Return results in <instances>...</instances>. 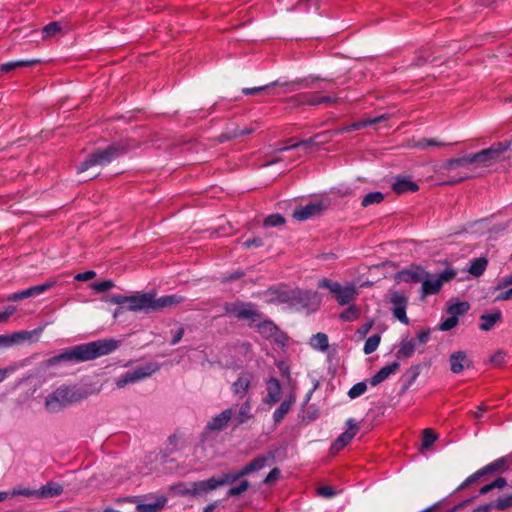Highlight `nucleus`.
Returning <instances> with one entry per match:
<instances>
[{"mask_svg":"<svg viewBox=\"0 0 512 512\" xmlns=\"http://www.w3.org/2000/svg\"><path fill=\"white\" fill-rule=\"evenodd\" d=\"M107 301L119 305L113 313V317L117 318L124 309L132 312H144L145 314L163 312L181 304L184 297L176 294L157 297L155 291H149L131 296L113 295Z\"/></svg>","mask_w":512,"mask_h":512,"instance_id":"obj_1","label":"nucleus"},{"mask_svg":"<svg viewBox=\"0 0 512 512\" xmlns=\"http://www.w3.org/2000/svg\"><path fill=\"white\" fill-rule=\"evenodd\" d=\"M119 342L114 339H102L85 344L76 345L65 349L62 353L53 356L43 362L46 368L61 363H78L96 359L115 351Z\"/></svg>","mask_w":512,"mask_h":512,"instance_id":"obj_2","label":"nucleus"},{"mask_svg":"<svg viewBox=\"0 0 512 512\" xmlns=\"http://www.w3.org/2000/svg\"><path fill=\"white\" fill-rule=\"evenodd\" d=\"M131 147V141L125 140L113 143L104 149H97L77 167V172L83 173L94 166H105L114 159L126 154Z\"/></svg>","mask_w":512,"mask_h":512,"instance_id":"obj_3","label":"nucleus"},{"mask_svg":"<svg viewBox=\"0 0 512 512\" xmlns=\"http://www.w3.org/2000/svg\"><path fill=\"white\" fill-rule=\"evenodd\" d=\"M91 394L92 391L87 388L63 385L46 397L45 407L49 411L56 412L63 407L86 399Z\"/></svg>","mask_w":512,"mask_h":512,"instance_id":"obj_4","label":"nucleus"},{"mask_svg":"<svg viewBox=\"0 0 512 512\" xmlns=\"http://www.w3.org/2000/svg\"><path fill=\"white\" fill-rule=\"evenodd\" d=\"M509 147L510 142L504 141L494 143L489 148L470 154L471 164H474L476 167H489L497 162Z\"/></svg>","mask_w":512,"mask_h":512,"instance_id":"obj_5","label":"nucleus"},{"mask_svg":"<svg viewBox=\"0 0 512 512\" xmlns=\"http://www.w3.org/2000/svg\"><path fill=\"white\" fill-rule=\"evenodd\" d=\"M456 275L457 272L453 268H447L437 276H433L426 271V276L421 282V299L424 300L428 295L437 294L443 284L454 279Z\"/></svg>","mask_w":512,"mask_h":512,"instance_id":"obj_6","label":"nucleus"},{"mask_svg":"<svg viewBox=\"0 0 512 512\" xmlns=\"http://www.w3.org/2000/svg\"><path fill=\"white\" fill-rule=\"evenodd\" d=\"M318 79L319 78H315V79H312L311 81H308L306 79H299V80H295L292 82H284V83H280L279 80H276L267 85L253 87V88H244L242 90V92L245 95H259L260 93H266L268 95H275L276 93L272 91V88L275 86L287 87L288 90H286L285 93L293 92V91H296L298 89L297 86L301 85V84H303V86L306 88L313 87V83L315 82V80H318Z\"/></svg>","mask_w":512,"mask_h":512,"instance_id":"obj_7","label":"nucleus"},{"mask_svg":"<svg viewBox=\"0 0 512 512\" xmlns=\"http://www.w3.org/2000/svg\"><path fill=\"white\" fill-rule=\"evenodd\" d=\"M224 310L227 314H231L238 319L249 320L251 323L260 321L262 318L261 313L254 308L252 303L242 301L227 302L224 304Z\"/></svg>","mask_w":512,"mask_h":512,"instance_id":"obj_8","label":"nucleus"},{"mask_svg":"<svg viewBox=\"0 0 512 512\" xmlns=\"http://www.w3.org/2000/svg\"><path fill=\"white\" fill-rule=\"evenodd\" d=\"M291 307L296 309H305L310 307H318L320 298L316 291L301 290L299 288L291 289Z\"/></svg>","mask_w":512,"mask_h":512,"instance_id":"obj_9","label":"nucleus"},{"mask_svg":"<svg viewBox=\"0 0 512 512\" xmlns=\"http://www.w3.org/2000/svg\"><path fill=\"white\" fill-rule=\"evenodd\" d=\"M158 370L156 363H147L143 366L136 367L134 370L126 372L117 381V387L123 388L129 383H134L142 380Z\"/></svg>","mask_w":512,"mask_h":512,"instance_id":"obj_10","label":"nucleus"},{"mask_svg":"<svg viewBox=\"0 0 512 512\" xmlns=\"http://www.w3.org/2000/svg\"><path fill=\"white\" fill-rule=\"evenodd\" d=\"M234 411L229 408L216 415L208 422L205 431L201 434V440L205 441L207 434L212 431L220 432L225 429L232 420Z\"/></svg>","mask_w":512,"mask_h":512,"instance_id":"obj_11","label":"nucleus"},{"mask_svg":"<svg viewBox=\"0 0 512 512\" xmlns=\"http://www.w3.org/2000/svg\"><path fill=\"white\" fill-rule=\"evenodd\" d=\"M390 303L393 304L392 313L393 316L398 319L401 323L408 325L409 318L406 314V308L408 299L406 296L398 291L392 292L389 299Z\"/></svg>","mask_w":512,"mask_h":512,"instance_id":"obj_12","label":"nucleus"},{"mask_svg":"<svg viewBox=\"0 0 512 512\" xmlns=\"http://www.w3.org/2000/svg\"><path fill=\"white\" fill-rule=\"evenodd\" d=\"M426 276V270L418 265H412L395 274V281L398 283H421Z\"/></svg>","mask_w":512,"mask_h":512,"instance_id":"obj_13","label":"nucleus"},{"mask_svg":"<svg viewBox=\"0 0 512 512\" xmlns=\"http://www.w3.org/2000/svg\"><path fill=\"white\" fill-rule=\"evenodd\" d=\"M348 428L345 432H343L332 444L330 451L332 454H337L340 450H342L346 445H348L351 440L354 438L359 428L355 423L354 419H348L346 422Z\"/></svg>","mask_w":512,"mask_h":512,"instance_id":"obj_14","label":"nucleus"},{"mask_svg":"<svg viewBox=\"0 0 512 512\" xmlns=\"http://www.w3.org/2000/svg\"><path fill=\"white\" fill-rule=\"evenodd\" d=\"M275 460V452L274 451H268L265 454L259 455L255 457L253 460H251L248 464H246L242 469L243 476H247L253 472L259 471L266 467L267 465H270Z\"/></svg>","mask_w":512,"mask_h":512,"instance_id":"obj_15","label":"nucleus"},{"mask_svg":"<svg viewBox=\"0 0 512 512\" xmlns=\"http://www.w3.org/2000/svg\"><path fill=\"white\" fill-rule=\"evenodd\" d=\"M450 370L454 374L461 373L465 368H471L473 362L468 358L465 351L459 350L449 356Z\"/></svg>","mask_w":512,"mask_h":512,"instance_id":"obj_16","label":"nucleus"},{"mask_svg":"<svg viewBox=\"0 0 512 512\" xmlns=\"http://www.w3.org/2000/svg\"><path fill=\"white\" fill-rule=\"evenodd\" d=\"M324 210V206L321 202L309 203L306 206L299 207L293 212V218L298 221H304L309 218L319 216Z\"/></svg>","mask_w":512,"mask_h":512,"instance_id":"obj_17","label":"nucleus"},{"mask_svg":"<svg viewBox=\"0 0 512 512\" xmlns=\"http://www.w3.org/2000/svg\"><path fill=\"white\" fill-rule=\"evenodd\" d=\"M336 136L334 130H328L314 135L313 137L297 142V145L304 147L320 146L329 143Z\"/></svg>","mask_w":512,"mask_h":512,"instance_id":"obj_18","label":"nucleus"},{"mask_svg":"<svg viewBox=\"0 0 512 512\" xmlns=\"http://www.w3.org/2000/svg\"><path fill=\"white\" fill-rule=\"evenodd\" d=\"M392 189L397 194H403L406 192H416L419 190V186L417 183L411 181L410 177L397 176L392 184Z\"/></svg>","mask_w":512,"mask_h":512,"instance_id":"obj_19","label":"nucleus"},{"mask_svg":"<svg viewBox=\"0 0 512 512\" xmlns=\"http://www.w3.org/2000/svg\"><path fill=\"white\" fill-rule=\"evenodd\" d=\"M217 485L215 483L214 477H211L207 480L197 481L191 483V491L192 496L194 497H202L207 493L216 490Z\"/></svg>","mask_w":512,"mask_h":512,"instance_id":"obj_20","label":"nucleus"},{"mask_svg":"<svg viewBox=\"0 0 512 512\" xmlns=\"http://www.w3.org/2000/svg\"><path fill=\"white\" fill-rule=\"evenodd\" d=\"M479 329L482 331H490L495 324L502 321V312L495 310L493 313H484L479 317Z\"/></svg>","mask_w":512,"mask_h":512,"instance_id":"obj_21","label":"nucleus"},{"mask_svg":"<svg viewBox=\"0 0 512 512\" xmlns=\"http://www.w3.org/2000/svg\"><path fill=\"white\" fill-rule=\"evenodd\" d=\"M333 295L337 302L343 306L354 300L357 295V290L354 285L342 287L341 284H339L338 292H334Z\"/></svg>","mask_w":512,"mask_h":512,"instance_id":"obj_22","label":"nucleus"},{"mask_svg":"<svg viewBox=\"0 0 512 512\" xmlns=\"http://www.w3.org/2000/svg\"><path fill=\"white\" fill-rule=\"evenodd\" d=\"M400 367L398 362H392L389 365L381 368L373 377L370 379V384L372 386H377L384 380H386L391 374L395 373Z\"/></svg>","mask_w":512,"mask_h":512,"instance_id":"obj_23","label":"nucleus"},{"mask_svg":"<svg viewBox=\"0 0 512 512\" xmlns=\"http://www.w3.org/2000/svg\"><path fill=\"white\" fill-rule=\"evenodd\" d=\"M251 375L249 373H242L238 379L232 384V391L239 397H244L250 387Z\"/></svg>","mask_w":512,"mask_h":512,"instance_id":"obj_24","label":"nucleus"},{"mask_svg":"<svg viewBox=\"0 0 512 512\" xmlns=\"http://www.w3.org/2000/svg\"><path fill=\"white\" fill-rule=\"evenodd\" d=\"M267 391L266 402L268 404L277 403L281 398V386L279 380L273 377L270 378L267 382Z\"/></svg>","mask_w":512,"mask_h":512,"instance_id":"obj_25","label":"nucleus"},{"mask_svg":"<svg viewBox=\"0 0 512 512\" xmlns=\"http://www.w3.org/2000/svg\"><path fill=\"white\" fill-rule=\"evenodd\" d=\"M481 469L484 476L503 473L508 469V459L507 457H501Z\"/></svg>","mask_w":512,"mask_h":512,"instance_id":"obj_26","label":"nucleus"},{"mask_svg":"<svg viewBox=\"0 0 512 512\" xmlns=\"http://www.w3.org/2000/svg\"><path fill=\"white\" fill-rule=\"evenodd\" d=\"M213 477H214L215 483L217 485V488H219V487H222L225 485L232 484L244 476L240 469V470L229 471L227 473H222L219 476H213Z\"/></svg>","mask_w":512,"mask_h":512,"instance_id":"obj_27","label":"nucleus"},{"mask_svg":"<svg viewBox=\"0 0 512 512\" xmlns=\"http://www.w3.org/2000/svg\"><path fill=\"white\" fill-rule=\"evenodd\" d=\"M234 421L235 427H238L250 419L253 418V414L251 413V404L249 400H246L239 408V410L234 413Z\"/></svg>","mask_w":512,"mask_h":512,"instance_id":"obj_28","label":"nucleus"},{"mask_svg":"<svg viewBox=\"0 0 512 512\" xmlns=\"http://www.w3.org/2000/svg\"><path fill=\"white\" fill-rule=\"evenodd\" d=\"M295 402V396L290 395L288 398L284 399L280 406L275 410L273 414L274 423L279 424L286 414L290 411L292 404Z\"/></svg>","mask_w":512,"mask_h":512,"instance_id":"obj_29","label":"nucleus"},{"mask_svg":"<svg viewBox=\"0 0 512 512\" xmlns=\"http://www.w3.org/2000/svg\"><path fill=\"white\" fill-rule=\"evenodd\" d=\"M63 492V487L55 482H49L48 484L42 486L39 490L36 491V494L39 498H52L60 495Z\"/></svg>","mask_w":512,"mask_h":512,"instance_id":"obj_30","label":"nucleus"},{"mask_svg":"<svg viewBox=\"0 0 512 512\" xmlns=\"http://www.w3.org/2000/svg\"><path fill=\"white\" fill-rule=\"evenodd\" d=\"M289 101H295V105L308 104L315 106L322 104L321 96L318 93L297 95L296 97L290 98Z\"/></svg>","mask_w":512,"mask_h":512,"instance_id":"obj_31","label":"nucleus"},{"mask_svg":"<svg viewBox=\"0 0 512 512\" xmlns=\"http://www.w3.org/2000/svg\"><path fill=\"white\" fill-rule=\"evenodd\" d=\"M39 62L40 61L38 59L10 61V62L1 64L0 71L4 72V73H8L14 69L32 66V65L38 64Z\"/></svg>","mask_w":512,"mask_h":512,"instance_id":"obj_32","label":"nucleus"},{"mask_svg":"<svg viewBox=\"0 0 512 512\" xmlns=\"http://www.w3.org/2000/svg\"><path fill=\"white\" fill-rule=\"evenodd\" d=\"M268 293L271 296L270 302L290 304L291 289H270Z\"/></svg>","mask_w":512,"mask_h":512,"instance_id":"obj_33","label":"nucleus"},{"mask_svg":"<svg viewBox=\"0 0 512 512\" xmlns=\"http://www.w3.org/2000/svg\"><path fill=\"white\" fill-rule=\"evenodd\" d=\"M468 165H472L470 154L459 158L448 159L443 163L442 168L446 170H453L460 167H466Z\"/></svg>","mask_w":512,"mask_h":512,"instance_id":"obj_34","label":"nucleus"},{"mask_svg":"<svg viewBox=\"0 0 512 512\" xmlns=\"http://www.w3.org/2000/svg\"><path fill=\"white\" fill-rule=\"evenodd\" d=\"M310 345L315 350L326 351L329 348L328 337L325 333H317L310 339Z\"/></svg>","mask_w":512,"mask_h":512,"instance_id":"obj_35","label":"nucleus"},{"mask_svg":"<svg viewBox=\"0 0 512 512\" xmlns=\"http://www.w3.org/2000/svg\"><path fill=\"white\" fill-rule=\"evenodd\" d=\"M258 332L265 338H271L276 332L278 327L270 320H264L257 325Z\"/></svg>","mask_w":512,"mask_h":512,"instance_id":"obj_36","label":"nucleus"},{"mask_svg":"<svg viewBox=\"0 0 512 512\" xmlns=\"http://www.w3.org/2000/svg\"><path fill=\"white\" fill-rule=\"evenodd\" d=\"M488 265V260L485 257H479L471 262L469 273L475 277L481 276Z\"/></svg>","mask_w":512,"mask_h":512,"instance_id":"obj_37","label":"nucleus"},{"mask_svg":"<svg viewBox=\"0 0 512 512\" xmlns=\"http://www.w3.org/2000/svg\"><path fill=\"white\" fill-rule=\"evenodd\" d=\"M165 503L166 498L161 497L152 503L137 504L136 510L138 512H157L158 510L164 507Z\"/></svg>","mask_w":512,"mask_h":512,"instance_id":"obj_38","label":"nucleus"},{"mask_svg":"<svg viewBox=\"0 0 512 512\" xmlns=\"http://www.w3.org/2000/svg\"><path fill=\"white\" fill-rule=\"evenodd\" d=\"M415 351V342L413 340H403L400 348L396 353L397 358H409Z\"/></svg>","mask_w":512,"mask_h":512,"instance_id":"obj_39","label":"nucleus"},{"mask_svg":"<svg viewBox=\"0 0 512 512\" xmlns=\"http://www.w3.org/2000/svg\"><path fill=\"white\" fill-rule=\"evenodd\" d=\"M385 198V195L380 191L370 192L366 194L361 202L362 207H368L373 204L381 203Z\"/></svg>","mask_w":512,"mask_h":512,"instance_id":"obj_40","label":"nucleus"},{"mask_svg":"<svg viewBox=\"0 0 512 512\" xmlns=\"http://www.w3.org/2000/svg\"><path fill=\"white\" fill-rule=\"evenodd\" d=\"M470 308V305L468 302H457L455 304H452L448 306L447 313L452 317H457L460 315L465 314Z\"/></svg>","mask_w":512,"mask_h":512,"instance_id":"obj_41","label":"nucleus"},{"mask_svg":"<svg viewBox=\"0 0 512 512\" xmlns=\"http://www.w3.org/2000/svg\"><path fill=\"white\" fill-rule=\"evenodd\" d=\"M380 341H381L380 334H374V335L370 336L364 344V349H363L364 353L366 355H369V354L373 353L374 351H376V349L379 346Z\"/></svg>","mask_w":512,"mask_h":512,"instance_id":"obj_42","label":"nucleus"},{"mask_svg":"<svg viewBox=\"0 0 512 512\" xmlns=\"http://www.w3.org/2000/svg\"><path fill=\"white\" fill-rule=\"evenodd\" d=\"M34 333L36 331H19L8 335L11 340V346L29 340Z\"/></svg>","mask_w":512,"mask_h":512,"instance_id":"obj_43","label":"nucleus"},{"mask_svg":"<svg viewBox=\"0 0 512 512\" xmlns=\"http://www.w3.org/2000/svg\"><path fill=\"white\" fill-rule=\"evenodd\" d=\"M359 316L360 310L355 305H351L341 313L340 318L350 322L356 320Z\"/></svg>","mask_w":512,"mask_h":512,"instance_id":"obj_44","label":"nucleus"},{"mask_svg":"<svg viewBox=\"0 0 512 512\" xmlns=\"http://www.w3.org/2000/svg\"><path fill=\"white\" fill-rule=\"evenodd\" d=\"M437 435L429 428L423 430L422 448L428 449L437 440Z\"/></svg>","mask_w":512,"mask_h":512,"instance_id":"obj_45","label":"nucleus"},{"mask_svg":"<svg viewBox=\"0 0 512 512\" xmlns=\"http://www.w3.org/2000/svg\"><path fill=\"white\" fill-rule=\"evenodd\" d=\"M367 126H369V125H368V121L366 119V120L354 122V123H352L350 125H347L345 127L336 129V130H334V132H335V135H339V134H341L343 132H352L354 130H358V129H361V128H364V127H367Z\"/></svg>","mask_w":512,"mask_h":512,"instance_id":"obj_46","label":"nucleus"},{"mask_svg":"<svg viewBox=\"0 0 512 512\" xmlns=\"http://www.w3.org/2000/svg\"><path fill=\"white\" fill-rule=\"evenodd\" d=\"M249 487H250V482L248 480H243L237 486L230 488L227 491V496L228 497L239 496L242 493H244Z\"/></svg>","mask_w":512,"mask_h":512,"instance_id":"obj_47","label":"nucleus"},{"mask_svg":"<svg viewBox=\"0 0 512 512\" xmlns=\"http://www.w3.org/2000/svg\"><path fill=\"white\" fill-rule=\"evenodd\" d=\"M493 505L495 509L498 511H503L512 507V495L499 497L495 501H493Z\"/></svg>","mask_w":512,"mask_h":512,"instance_id":"obj_48","label":"nucleus"},{"mask_svg":"<svg viewBox=\"0 0 512 512\" xmlns=\"http://www.w3.org/2000/svg\"><path fill=\"white\" fill-rule=\"evenodd\" d=\"M285 224V218L281 214H272L265 218L263 225L265 227H275Z\"/></svg>","mask_w":512,"mask_h":512,"instance_id":"obj_49","label":"nucleus"},{"mask_svg":"<svg viewBox=\"0 0 512 512\" xmlns=\"http://www.w3.org/2000/svg\"><path fill=\"white\" fill-rule=\"evenodd\" d=\"M179 440L180 436L176 433L168 437V446L164 450V456H169L178 449Z\"/></svg>","mask_w":512,"mask_h":512,"instance_id":"obj_50","label":"nucleus"},{"mask_svg":"<svg viewBox=\"0 0 512 512\" xmlns=\"http://www.w3.org/2000/svg\"><path fill=\"white\" fill-rule=\"evenodd\" d=\"M29 297H34L32 287H30V288H28L26 290L17 292V293L10 294L6 298V300L7 301H11V302H16V301H21V300L29 298Z\"/></svg>","mask_w":512,"mask_h":512,"instance_id":"obj_51","label":"nucleus"},{"mask_svg":"<svg viewBox=\"0 0 512 512\" xmlns=\"http://www.w3.org/2000/svg\"><path fill=\"white\" fill-rule=\"evenodd\" d=\"M367 390V385L365 382H358L355 385H353L350 390L348 391V396L351 399H355L362 394H364Z\"/></svg>","mask_w":512,"mask_h":512,"instance_id":"obj_52","label":"nucleus"},{"mask_svg":"<svg viewBox=\"0 0 512 512\" xmlns=\"http://www.w3.org/2000/svg\"><path fill=\"white\" fill-rule=\"evenodd\" d=\"M420 374V366L415 365L411 366L407 372L406 376L408 377L407 383L404 385L403 389L406 390L408 387L417 379Z\"/></svg>","mask_w":512,"mask_h":512,"instance_id":"obj_53","label":"nucleus"},{"mask_svg":"<svg viewBox=\"0 0 512 512\" xmlns=\"http://www.w3.org/2000/svg\"><path fill=\"white\" fill-rule=\"evenodd\" d=\"M444 145L445 144L443 142H440L436 139H427V138L420 139L415 144V146L420 149H426L427 147H441Z\"/></svg>","mask_w":512,"mask_h":512,"instance_id":"obj_54","label":"nucleus"},{"mask_svg":"<svg viewBox=\"0 0 512 512\" xmlns=\"http://www.w3.org/2000/svg\"><path fill=\"white\" fill-rule=\"evenodd\" d=\"M61 30V25L59 22H51L49 24H47L42 32H43V37H51V36H54L56 33H58L59 31Z\"/></svg>","mask_w":512,"mask_h":512,"instance_id":"obj_55","label":"nucleus"},{"mask_svg":"<svg viewBox=\"0 0 512 512\" xmlns=\"http://www.w3.org/2000/svg\"><path fill=\"white\" fill-rule=\"evenodd\" d=\"M339 284H340V283H338V282H333V281H331L330 279L322 278V279L318 282V287H319V288L329 289V290H330V292L333 294L334 292H338Z\"/></svg>","mask_w":512,"mask_h":512,"instance_id":"obj_56","label":"nucleus"},{"mask_svg":"<svg viewBox=\"0 0 512 512\" xmlns=\"http://www.w3.org/2000/svg\"><path fill=\"white\" fill-rule=\"evenodd\" d=\"M56 284L55 280H49L41 285L32 286L34 297L40 295L41 293L51 289Z\"/></svg>","mask_w":512,"mask_h":512,"instance_id":"obj_57","label":"nucleus"},{"mask_svg":"<svg viewBox=\"0 0 512 512\" xmlns=\"http://www.w3.org/2000/svg\"><path fill=\"white\" fill-rule=\"evenodd\" d=\"M484 477V473L482 472V469L478 470L477 472H475L474 474H472L471 476H469L459 487L457 490H462L466 487H468L469 485L475 483L476 481H478L480 478Z\"/></svg>","mask_w":512,"mask_h":512,"instance_id":"obj_58","label":"nucleus"},{"mask_svg":"<svg viewBox=\"0 0 512 512\" xmlns=\"http://www.w3.org/2000/svg\"><path fill=\"white\" fill-rule=\"evenodd\" d=\"M458 322H459V320L457 317L450 316L449 318L444 320L439 325V330L440 331H449V330L453 329L458 324Z\"/></svg>","mask_w":512,"mask_h":512,"instance_id":"obj_59","label":"nucleus"},{"mask_svg":"<svg viewBox=\"0 0 512 512\" xmlns=\"http://www.w3.org/2000/svg\"><path fill=\"white\" fill-rule=\"evenodd\" d=\"M281 471L279 468L275 467L273 468L268 475L265 477L263 482L266 485H273L280 477Z\"/></svg>","mask_w":512,"mask_h":512,"instance_id":"obj_60","label":"nucleus"},{"mask_svg":"<svg viewBox=\"0 0 512 512\" xmlns=\"http://www.w3.org/2000/svg\"><path fill=\"white\" fill-rule=\"evenodd\" d=\"M114 287V282L106 280L92 284V288L97 292H106Z\"/></svg>","mask_w":512,"mask_h":512,"instance_id":"obj_61","label":"nucleus"},{"mask_svg":"<svg viewBox=\"0 0 512 512\" xmlns=\"http://www.w3.org/2000/svg\"><path fill=\"white\" fill-rule=\"evenodd\" d=\"M506 353L503 350L496 351L490 358V362L496 366L502 365L505 360Z\"/></svg>","mask_w":512,"mask_h":512,"instance_id":"obj_62","label":"nucleus"},{"mask_svg":"<svg viewBox=\"0 0 512 512\" xmlns=\"http://www.w3.org/2000/svg\"><path fill=\"white\" fill-rule=\"evenodd\" d=\"M477 497H478L477 495L470 497V498L460 502L459 504L455 505L454 507L448 509L446 512H458V511L462 510L463 508H465L468 504L474 502L477 499Z\"/></svg>","mask_w":512,"mask_h":512,"instance_id":"obj_63","label":"nucleus"},{"mask_svg":"<svg viewBox=\"0 0 512 512\" xmlns=\"http://www.w3.org/2000/svg\"><path fill=\"white\" fill-rule=\"evenodd\" d=\"M511 285H512V273L510 275H507V276L501 278L498 281V283L495 287V290H503Z\"/></svg>","mask_w":512,"mask_h":512,"instance_id":"obj_64","label":"nucleus"}]
</instances>
